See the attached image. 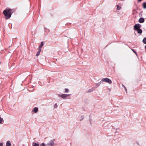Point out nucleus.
<instances>
[{"instance_id":"obj_1","label":"nucleus","mask_w":146,"mask_h":146,"mask_svg":"<svg viewBox=\"0 0 146 146\" xmlns=\"http://www.w3.org/2000/svg\"><path fill=\"white\" fill-rule=\"evenodd\" d=\"M14 12L13 9H6L3 12V13L5 16V19H8L10 18L11 15Z\"/></svg>"},{"instance_id":"obj_2","label":"nucleus","mask_w":146,"mask_h":146,"mask_svg":"<svg viewBox=\"0 0 146 146\" xmlns=\"http://www.w3.org/2000/svg\"><path fill=\"white\" fill-rule=\"evenodd\" d=\"M141 26V25L139 23L135 24L133 27V29L137 31V33L139 34H141L142 32V30L140 29Z\"/></svg>"},{"instance_id":"obj_3","label":"nucleus","mask_w":146,"mask_h":146,"mask_svg":"<svg viewBox=\"0 0 146 146\" xmlns=\"http://www.w3.org/2000/svg\"><path fill=\"white\" fill-rule=\"evenodd\" d=\"M58 95L59 96L61 97L62 98H63L64 99H70V94H62L61 95Z\"/></svg>"},{"instance_id":"obj_4","label":"nucleus","mask_w":146,"mask_h":146,"mask_svg":"<svg viewBox=\"0 0 146 146\" xmlns=\"http://www.w3.org/2000/svg\"><path fill=\"white\" fill-rule=\"evenodd\" d=\"M101 82H106L110 84H111L112 82L110 79L107 78H102L101 80Z\"/></svg>"},{"instance_id":"obj_5","label":"nucleus","mask_w":146,"mask_h":146,"mask_svg":"<svg viewBox=\"0 0 146 146\" xmlns=\"http://www.w3.org/2000/svg\"><path fill=\"white\" fill-rule=\"evenodd\" d=\"M54 139L50 140L49 142L46 145V146H54Z\"/></svg>"},{"instance_id":"obj_6","label":"nucleus","mask_w":146,"mask_h":146,"mask_svg":"<svg viewBox=\"0 0 146 146\" xmlns=\"http://www.w3.org/2000/svg\"><path fill=\"white\" fill-rule=\"evenodd\" d=\"M138 21L140 23H143L144 22L145 20L143 18L141 17L139 19Z\"/></svg>"},{"instance_id":"obj_7","label":"nucleus","mask_w":146,"mask_h":146,"mask_svg":"<svg viewBox=\"0 0 146 146\" xmlns=\"http://www.w3.org/2000/svg\"><path fill=\"white\" fill-rule=\"evenodd\" d=\"M97 88V87H96V88H95L94 87H93L92 88L89 89L88 91V92L90 93V92H92L94 90H95V89Z\"/></svg>"},{"instance_id":"obj_8","label":"nucleus","mask_w":146,"mask_h":146,"mask_svg":"<svg viewBox=\"0 0 146 146\" xmlns=\"http://www.w3.org/2000/svg\"><path fill=\"white\" fill-rule=\"evenodd\" d=\"M6 146H11V144L9 141H7L6 143Z\"/></svg>"},{"instance_id":"obj_9","label":"nucleus","mask_w":146,"mask_h":146,"mask_svg":"<svg viewBox=\"0 0 146 146\" xmlns=\"http://www.w3.org/2000/svg\"><path fill=\"white\" fill-rule=\"evenodd\" d=\"M38 110V108H37L36 107H35L33 109V111L35 113H36L37 112Z\"/></svg>"},{"instance_id":"obj_10","label":"nucleus","mask_w":146,"mask_h":146,"mask_svg":"<svg viewBox=\"0 0 146 146\" xmlns=\"http://www.w3.org/2000/svg\"><path fill=\"white\" fill-rule=\"evenodd\" d=\"M33 146H39V144L38 143H36L35 142L33 143Z\"/></svg>"},{"instance_id":"obj_11","label":"nucleus","mask_w":146,"mask_h":146,"mask_svg":"<svg viewBox=\"0 0 146 146\" xmlns=\"http://www.w3.org/2000/svg\"><path fill=\"white\" fill-rule=\"evenodd\" d=\"M40 51H41V49H39V50H38V51L37 52V53L36 54V56H38L40 54Z\"/></svg>"},{"instance_id":"obj_12","label":"nucleus","mask_w":146,"mask_h":146,"mask_svg":"<svg viewBox=\"0 0 146 146\" xmlns=\"http://www.w3.org/2000/svg\"><path fill=\"white\" fill-rule=\"evenodd\" d=\"M142 42L144 44H146V37L143 38Z\"/></svg>"},{"instance_id":"obj_13","label":"nucleus","mask_w":146,"mask_h":146,"mask_svg":"<svg viewBox=\"0 0 146 146\" xmlns=\"http://www.w3.org/2000/svg\"><path fill=\"white\" fill-rule=\"evenodd\" d=\"M117 7V9L118 10H120L121 9V7L119 5H116Z\"/></svg>"},{"instance_id":"obj_14","label":"nucleus","mask_w":146,"mask_h":146,"mask_svg":"<svg viewBox=\"0 0 146 146\" xmlns=\"http://www.w3.org/2000/svg\"><path fill=\"white\" fill-rule=\"evenodd\" d=\"M143 7L144 9L146 8V3L144 2L143 4Z\"/></svg>"},{"instance_id":"obj_15","label":"nucleus","mask_w":146,"mask_h":146,"mask_svg":"<svg viewBox=\"0 0 146 146\" xmlns=\"http://www.w3.org/2000/svg\"><path fill=\"white\" fill-rule=\"evenodd\" d=\"M43 45H44L43 42H41L40 43V44L39 46V48L42 47L43 46Z\"/></svg>"},{"instance_id":"obj_16","label":"nucleus","mask_w":146,"mask_h":146,"mask_svg":"<svg viewBox=\"0 0 146 146\" xmlns=\"http://www.w3.org/2000/svg\"><path fill=\"white\" fill-rule=\"evenodd\" d=\"M69 92V90L68 89H67V88L65 89V91H64V92L67 93V92Z\"/></svg>"},{"instance_id":"obj_17","label":"nucleus","mask_w":146,"mask_h":146,"mask_svg":"<svg viewBox=\"0 0 146 146\" xmlns=\"http://www.w3.org/2000/svg\"><path fill=\"white\" fill-rule=\"evenodd\" d=\"M131 50L137 56V53L136 51L133 49H132Z\"/></svg>"},{"instance_id":"obj_18","label":"nucleus","mask_w":146,"mask_h":146,"mask_svg":"<svg viewBox=\"0 0 146 146\" xmlns=\"http://www.w3.org/2000/svg\"><path fill=\"white\" fill-rule=\"evenodd\" d=\"M122 86L125 89V91H126V93H127V89L126 87L124 85H123V84L122 85Z\"/></svg>"},{"instance_id":"obj_19","label":"nucleus","mask_w":146,"mask_h":146,"mask_svg":"<svg viewBox=\"0 0 146 146\" xmlns=\"http://www.w3.org/2000/svg\"><path fill=\"white\" fill-rule=\"evenodd\" d=\"M84 115H82L81 116V117H80L81 119H80V121H82L84 119Z\"/></svg>"},{"instance_id":"obj_20","label":"nucleus","mask_w":146,"mask_h":146,"mask_svg":"<svg viewBox=\"0 0 146 146\" xmlns=\"http://www.w3.org/2000/svg\"><path fill=\"white\" fill-rule=\"evenodd\" d=\"M3 120V118L0 117V123H1L2 122Z\"/></svg>"},{"instance_id":"obj_21","label":"nucleus","mask_w":146,"mask_h":146,"mask_svg":"<svg viewBox=\"0 0 146 146\" xmlns=\"http://www.w3.org/2000/svg\"><path fill=\"white\" fill-rule=\"evenodd\" d=\"M40 146H46V145L45 143H42L40 145Z\"/></svg>"},{"instance_id":"obj_22","label":"nucleus","mask_w":146,"mask_h":146,"mask_svg":"<svg viewBox=\"0 0 146 146\" xmlns=\"http://www.w3.org/2000/svg\"><path fill=\"white\" fill-rule=\"evenodd\" d=\"M58 107V106H57V104H56L54 105V108H56L57 107Z\"/></svg>"},{"instance_id":"obj_23","label":"nucleus","mask_w":146,"mask_h":146,"mask_svg":"<svg viewBox=\"0 0 146 146\" xmlns=\"http://www.w3.org/2000/svg\"><path fill=\"white\" fill-rule=\"evenodd\" d=\"M0 146H3V144L2 143H0Z\"/></svg>"},{"instance_id":"obj_24","label":"nucleus","mask_w":146,"mask_h":146,"mask_svg":"<svg viewBox=\"0 0 146 146\" xmlns=\"http://www.w3.org/2000/svg\"><path fill=\"white\" fill-rule=\"evenodd\" d=\"M142 0H138V2H140Z\"/></svg>"},{"instance_id":"obj_25","label":"nucleus","mask_w":146,"mask_h":146,"mask_svg":"<svg viewBox=\"0 0 146 146\" xmlns=\"http://www.w3.org/2000/svg\"><path fill=\"white\" fill-rule=\"evenodd\" d=\"M145 48L146 50V45L145 46Z\"/></svg>"},{"instance_id":"obj_26","label":"nucleus","mask_w":146,"mask_h":146,"mask_svg":"<svg viewBox=\"0 0 146 146\" xmlns=\"http://www.w3.org/2000/svg\"><path fill=\"white\" fill-rule=\"evenodd\" d=\"M137 143L138 145V143L137 142Z\"/></svg>"}]
</instances>
